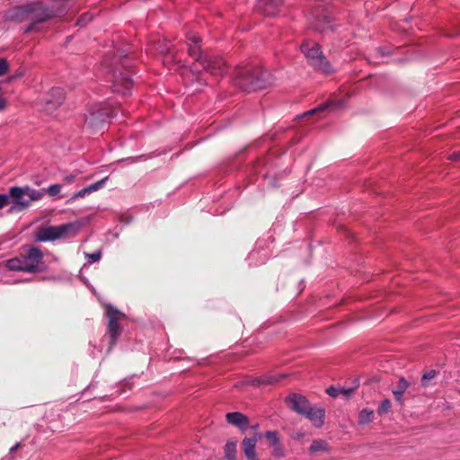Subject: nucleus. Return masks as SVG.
Listing matches in <instances>:
<instances>
[{"label":"nucleus","instance_id":"1","mask_svg":"<svg viewBox=\"0 0 460 460\" xmlns=\"http://www.w3.org/2000/svg\"><path fill=\"white\" fill-rule=\"evenodd\" d=\"M55 16L54 12L40 2H32L17 5L6 13V19L17 23L29 22L24 33H30L38 23L44 22Z\"/></svg>","mask_w":460,"mask_h":460},{"label":"nucleus","instance_id":"2","mask_svg":"<svg viewBox=\"0 0 460 460\" xmlns=\"http://www.w3.org/2000/svg\"><path fill=\"white\" fill-rule=\"evenodd\" d=\"M235 84L246 92L264 89L272 84L271 74L259 65L239 66L235 69Z\"/></svg>","mask_w":460,"mask_h":460},{"label":"nucleus","instance_id":"3","mask_svg":"<svg viewBox=\"0 0 460 460\" xmlns=\"http://www.w3.org/2000/svg\"><path fill=\"white\" fill-rule=\"evenodd\" d=\"M6 266L9 270L15 271L41 272L45 268L43 253L38 247L24 246L17 257L7 261Z\"/></svg>","mask_w":460,"mask_h":460},{"label":"nucleus","instance_id":"4","mask_svg":"<svg viewBox=\"0 0 460 460\" xmlns=\"http://www.w3.org/2000/svg\"><path fill=\"white\" fill-rule=\"evenodd\" d=\"M104 63L106 66H114L112 70L113 79L111 86L113 92L126 94L133 85V81L128 70L130 66V62L127 58V55L121 52L113 58L111 64H109L107 59L104 60Z\"/></svg>","mask_w":460,"mask_h":460},{"label":"nucleus","instance_id":"5","mask_svg":"<svg viewBox=\"0 0 460 460\" xmlns=\"http://www.w3.org/2000/svg\"><path fill=\"white\" fill-rule=\"evenodd\" d=\"M11 208L9 212L22 211L28 208L31 201L40 200L44 196V192L28 186L11 187L9 189Z\"/></svg>","mask_w":460,"mask_h":460},{"label":"nucleus","instance_id":"6","mask_svg":"<svg viewBox=\"0 0 460 460\" xmlns=\"http://www.w3.org/2000/svg\"><path fill=\"white\" fill-rule=\"evenodd\" d=\"M301 50L305 54L308 63L317 70L324 74L332 72V67L323 56L320 45L314 40H305L301 45Z\"/></svg>","mask_w":460,"mask_h":460},{"label":"nucleus","instance_id":"7","mask_svg":"<svg viewBox=\"0 0 460 460\" xmlns=\"http://www.w3.org/2000/svg\"><path fill=\"white\" fill-rule=\"evenodd\" d=\"M78 223H67L58 226H47L39 230L36 240L40 242L54 241L64 237L75 236L79 231Z\"/></svg>","mask_w":460,"mask_h":460},{"label":"nucleus","instance_id":"8","mask_svg":"<svg viewBox=\"0 0 460 460\" xmlns=\"http://www.w3.org/2000/svg\"><path fill=\"white\" fill-rule=\"evenodd\" d=\"M106 315L108 318L107 333L111 338V347L113 346L121 335L123 328L120 322L126 319V314L112 305H107Z\"/></svg>","mask_w":460,"mask_h":460},{"label":"nucleus","instance_id":"9","mask_svg":"<svg viewBox=\"0 0 460 460\" xmlns=\"http://www.w3.org/2000/svg\"><path fill=\"white\" fill-rule=\"evenodd\" d=\"M114 111L104 104L92 108L85 118V124L91 128H101L110 118L113 117Z\"/></svg>","mask_w":460,"mask_h":460},{"label":"nucleus","instance_id":"10","mask_svg":"<svg viewBox=\"0 0 460 460\" xmlns=\"http://www.w3.org/2000/svg\"><path fill=\"white\" fill-rule=\"evenodd\" d=\"M185 38L189 56L199 64L207 56L201 48V38L193 31L187 32Z\"/></svg>","mask_w":460,"mask_h":460},{"label":"nucleus","instance_id":"11","mask_svg":"<svg viewBox=\"0 0 460 460\" xmlns=\"http://www.w3.org/2000/svg\"><path fill=\"white\" fill-rule=\"evenodd\" d=\"M199 64L204 70L214 75H223L228 70L226 62L218 57L207 55Z\"/></svg>","mask_w":460,"mask_h":460},{"label":"nucleus","instance_id":"12","mask_svg":"<svg viewBox=\"0 0 460 460\" xmlns=\"http://www.w3.org/2000/svg\"><path fill=\"white\" fill-rule=\"evenodd\" d=\"M268 441L269 446L271 447V456L277 459L283 458L286 456V450L280 441V437L278 431L270 430L262 435Z\"/></svg>","mask_w":460,"mask_h":460},{"label":"nucleus","instance_id":"13","mask_svg":"<svg viewBox=\"0 0 460 460\" xmlns=\"http://www.w3.org/2000/svg\"><path fill=\"white\" fill-rule=\"evenodd\" d=\"M262 438V435L260 433H253V436L251 438L245 437L241 444L242 450L243 452L244 456L247 460H259L257 452H256V445L260 438Z\"/></svg>","mask_w":460,"mask_h":460},{"label":"nucleus","instance_id":"14","mask_svg":"<svg viewBox=\"0 0 460 460\" xmlns=\"http://www.w3.org/2000/svg\"><path fill=\"white\" fill-rule=\"evenodd\" d=\"M287 402L289 408L301 415H303L311 406L305 396L296 394L288 397Z\"/></svg>","mask_w":460,"mask_h":460},{"label":"nucleus","instance_id":"15","mask_svg":"<svg viewBox=\"0 0 460 460\" xmlns=\"http://www.w3.org/2000/svg\"><path fill=\"white\" fill-rule=\"evenodd\" d=\"M65 99L64 91L61 88H52L45 98L46 110H52L59 107Z\"/></svg>","mask_w":460,"mask_h":460},{"label":"nucleus","instance_id":"16","mask_svg":"<svg viewBox=\"0 0 460 460\" xmlns=\"http://www.w3.org/2000/svg\"><path fill=\"white\" fill-rule=\"evenodd\" d=\"M228 423L237 427L241 431L244 432L249 427V419L242 412H228L226 415Z\"/></svg>","mask_w":460,"mask_h":460},{"label":"nucleus","instance_id":"17","mask_svg":"<svg viewBox=\"0 0 460 460\" xmlns=\"http://www.w3.org/2000/svg\"><path fill=\"white\" fill-rule=\"evenodd\" d=\"M324 414L325 411L323 408L310 406L303 416L308 419L314 427L320 428L323 424Z\"/></svg>","mask_w":460,"mask_h":460},{"label":"nucleus","instance_id":"18","mask_svg":"<svg viewBox=\"0 0 460 460\" xmlns=\"http://www.w3.org/2000/svg\"><path fill=\"white\" fill-rule=\"evenodd\" d=\"M282 4L283 0H258V7L268 16L275 15Z\"/></svg>","mask_w":460,"mask_h":460},{"label":"nucleus","instance_id":"19","mask_svg":"<svg viewBox=\"0 0 460 460\" xmlns=\"http://www.w3.org/2000/svg\"><path fill=\"white\" fill-rule=\"evenodd\" d=\"M108 180V177H104L103 179L98 181L97 182H94L84 189H82L81 190L75 192L73 197L71 198V199H78V198H84L85 197L86 195L88 194H91L94 191H97L99 190L100 189H102L103 186H104V183L105 181Z\"/></svg>","mask_w":460,"mask_h":460},{"label":"nucleus","instance_id":"20","mask_svg":"<svg viewBox=\"0 0 460 460\" xmlns=\"http://www.w3.org/2000/svg\"><path fill=\"white\" fill-rule=\"evenodd\" d=\"M409 385L410 384L405 378L399 379L395 389L393 390V394L397 402H402V395Z\"/></svg>","mask_w":460,"mask_h":460},{"label":"nucleus","instance_id":"21","mask_svg":"<svg viewBox=\"0 0 460 460\" xmlns=\"http://www.w3.org/2000/svg\"><path fill=\"white\" fill-rule=\"evenodd\" d=\"M331 448L328 443L323 439H314L312 441L311 446L309 447V452L312 454L317 452H330Z\"/></svg>","mask_w":460,"mask_h":460},{"label":"nucleus","instance_id":"22","mask_svg":"<svg viewBox=\"0 0 460 460\" xmlns=\"http://www.w3.org/2000/svg\"><path fill=\"white\" fill-rule=\"evenodd\" d=\"M374 416H375L374 411L367 409V408L361 410L358 414V424L359 425H367V424L372 422L374 420Z\"/></svg>","mask_w":460,"mask_h":460},{"label":"nucleus","instance_id":"23","mask_svg":"<svg viewBox=\"0 0 460 460\" xmlns=\"http://www.w3.org/2000/svg\"><path fill=\"white\" fill-rule=\"evenodd\" d=\"M236 442L235 441H228L224 449L225 458L226 460H235L236 459Z\"/></svg>","mask_w":460,"mask_h":460},{"label":"nucleus","instance_id":"24","mask_svg":"<svg viewBox=\"0 0 460 460\" xmlns=\"http://www.w3.org/2000/svg\"><path fill=\"white\" fill-rule=\"evenodd\" d=\"M340 105H341V103H340L339 102L331 101V102H325L323 104H321L318 107H316V108H314V109L305 112L304 114V116H308V115H312V114H314V113H318L320 111H323L326 110L329 107L340 106Z\"/></svg>","mask_w":460,"mask_h":460},{"label":"nucleus","instance_id":"25","mask_svg":"<svg viewBox=\"0 0 460 460\" xmlns=\"http://www.w3.org/2000/svg\"><path fill=\"white\" fill-rule=\"evenodd\" d=\"M436 375H437L436 370H429V371L426 372L425 374H423V376L421 377L422 386H428L429 381L433 379L436 376Z\"/></svg>","mask_w":460,"mask_h":460},{"label":"nucleus","instance_id":"26","mask_svg":"<svg viewBox=\"0 0 460 460\" xmlns=\"http://www.w3.org/2000/svg\"><path fill=\"white\" fill-rule=\"evenodd\" d=\"M391 409V402L388 399H385L381 402L377 412L378 414L382 415L385 413H387Z\"/></svg>","mask_w":460,"mask_h":460},{"label":"nucleus","instance_id":"27","mask_svg":"<svg viewBox=\"0 0 460 460\" xmlns=\"http://www.w3.org/2000/svg\"><path fill=\"white\" fill-rule=\"evenodd\" d=\"M60 190L61 186L59 184H52L47 189L46 192L50 196H55L58 194Z\"/></svg>","mask_w":460,"mask_h":460},{"label":"nucleus","instance_id":"28","mask_svg":"<svg viewBox=\"0 0 460 460\" xmlns=\"http://www.w3.org/2000/svg\"><path fill=\"white\" fill-rule=\"evenodd\" d=\"M6 205H11L10 194H0V209Z\"/></svg>","mask_w":460,"mask_h":460},{"label":"nucleus","instance_id":"29","mask_svg":"<svg viewBox=\"0 0 460 460\" xmlns=\"http://www.w3.org/2000/svg\"><path fill=\"white\" fill-rule=\"evenodd\" d=\"M287 376H288V375H286V374H278V375L270 376L269 377V379H268V381H267V382H268V383H270V384H272V383H278V382H279L281 379H283V378H285V377H287Z\"/></svg>","mask_w":460,"mask_h":460},{"label":"nucleus","instance_id":"30","mask_svg":"<svg viewBox=\"0 0 460 460\" xmlns=\"http://www.w3.org/2000/svg\"><path fill=\"white\" fill-rule=\"evenodd\" d=\"M8 67L9 66L7 61L4 58H0V76L6 74V72L8 71Z\"/></svg>","mask_w":460,"mask_h":460},{"label":"nucleus","instance_id":"31","mask_svg":"<svg viewBox=\"0 0 460 460\" xmlns=\"http://www.w3.org/2000/svg\"><path fill=\"white\" fill-rule=\"evenodd\" d=\"M355 388H340L339 392L341 395H343L345 398H349L354 392Z\"/></svg>","mask_w":460,"mask_h":460},{"label":"nucleus","instance_id":"32","mask_svg":"<svg viewBox=\"0 0 460 460\" xmlns=\"http://www.w3.org/2000/svg\"><path fill=\"white\" fill-rule=\"evenodd\" d=\"M339 390H340V388L331 386V387L327 388L326 393L332 397H337V396L341 395V393L339 392Z\"/></svg>","mask_w":460,"mask_h":460},{"label":"nucleus","instance_id":"33","mask_svg":"<svg viewBox=\"0 0 460 460\" xmlns=\"http://www.w3.org/2000/svg\"><path fill=\"white\" fill-rule=\"evenodd\" d=\"M87 257L89 258V262H95L98 261L101 259V252H95L91 254H87Z\"/></svg>","mask_w":460,"mask_h":460},{"label":"nucleus","instance_id":"34","mask_svg":"<svg viewBox=\"0 0 460 460\" xmlns=\"http://www.w3.org/2000/svg\"><path fill=\"white\" fill-rule=\"evenodd\" d=\"M92 20V16L89 15V14H84L83 15L78 21H77V24L79 25H85L89 21Z\"/></svg>","mask_w":460,"mask_h":460},{"label":"nucleus","instance_id":"35","mask_svg":"<svg viewBox=\"0 0 460 460\" xmlns=\"http://www.w3.org/2000/svg\"><path fill=\"white\" fill-rule=\"evenodd\" d=\"M75 179V176L73 174L67 175L64 178V181L66 183H72Z\"/></svg>","mask_w":460,"mask_h":460},{"label":"nucleus","instance_id":"36","mask_svg":"<svg viewBox=\"0 0 460 460\" xmlns=\"http://www.w3.org/2000/svg\"><path fill=\"white\" fill-rule=\"evenodd\" d=\"M6 107V100L0 96V111H3Z\"/></svg>","mask_w":460,"mask_h":460},{"label":"nucleus","instance_id":"37","mask_svg":"<svg viewBox=\"0 0 460 460\" xmlns=\"http://www.w3.org/2000/svg\"><path fill=\"white\" fill-rule=\"evenodd\" d=\"M459 158H460V155L457 153H454L453 155H451L449 156V159H451V160H458Z\"/></svg>","mask_w":460,"mask_h":460},{"label":"nucleus","instance_id":"38","mask_svg":"<svg viewBox=\"0 0 460 460\" xmlns=\"http://www.w3.org/2000/svg\"><path fill=\"white\" fill-rule=\"evenodd\" d=\"M19 447H21V443H16L13 447H11L10 452L13 453L16 451Z\"/></svg>","mask_w":460,"mask_h":460},{"label":"nucleus","instance_id":"39","mask_svg":"<svg viewBox=\"0 0 460 460\" xmlns=\"http://www.w3.org/2000/svg\"><path fill=\"white\" fill-rule=\"evenodd\" d=\"M314 28L317 31H323L324 30V27L323 26H321L320 24H314Z\"/></svg>","mask_w":460,"mask_h":460},{"label":"nucleus","instance_id":"40","mask_svg":"<svg viewBox=\"0 0 460 460\" xmlns=\"http://www.w3.org/2000/svg\"><path fill=\"white\" fill-rule=\"evenodd\" d=\"M22 75H23V73L20 72V73H18V74H16L14 75H13L12 77H10L9 80L11 81V80H13L14 78L21 77V76H22Z\"/></svg>","mask_w":460,"mask_h":460},{"label":"nucleus","instance_id":"41","mask_svg":"<svg viewBox=\"0 0 460 460\" xmlns=\"http://www.w3.org/2000/svg\"><path fill=\"white\" fill-rule=\"evenodd\" d=\"M258 428H259V425H258V424H254V425H252V426H251V429L254 431V433H258V432H257Z\"/></svg>","mask_w":460,"mask_h":460}]
</instances>
